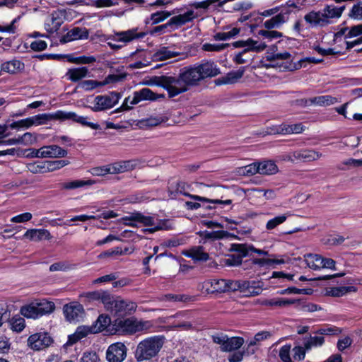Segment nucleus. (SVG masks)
Instances as JSON below:
<instances>
[{
  "instance_id": "37",
  "label": "nucleus",
  "mask_w": 362,
  "mask_h": 362,
  "mask_svg": "<svg viewBox=\"0 0 362 362\" xmlns=\"http://www.w3.org/2000/svg\"><path fill=\"white\" fill-rule=\"evenodd\" d=\"M179 54V52L172 51L168 47H162L153 54L152 59L154 61H163L177 57Z\"/></svg>"
},
{
  "instance_id": "51",
  "label": "nucleus",
  "mask_w": 362,
  "mask_h": 362,
  "mask_svg": "<svg viewBox=\"0 0 362 362\" xmlns=\"http://www.w3.org/2000/svg\"><path fill=\"white\" fill-rule=\"evenodd\" d=\"M250 246L251 245L244 244L233 243L231 244L230 250L238 252V255L241 256L243 258L250 255Z\"/></svg>"
},
{
  "instance_id": "8",
  "label": "nucleus",
  "mask_w": 362,
  "mask_h": 362,
  "mask_svg": "<svg viewBox=\"0 0 362 362\" xmlns=\"http://www.w3.org/2000/svg\"><path fill=\"white\" fill-rule=\"evenodd\" d=\"M108 303L105 305L106 310L117 317H123L127 315H131L136 310L137 305L135 302L125 300L120 296L111 294Z\"/></svg>"
},
{
  "instance_id": "14",
  "label": "nucleus",
  "mask_w": 362,
  "mask_h": 362,
  "mask_svg": "<svg viewBox=\"0 0 362 362\" xmlns=\"http://www.w3.org/2000/svg\"><path fill=\"white\" fill-rule=\"evenodd\" d=\"M52 342V338L47 332L35 333L28 339V346L35 351L43 350L49 346Z\"/></svg>"
},
{
  "instance_id": "64",
  "label": "nucleus",
  "mask_w": 362,
  "mask_h": 362,
  "mask_svg": "<svg viewBox=\"0 0 362 362\" xmlns=\"http://www.w3.org/2000/svg\"><path fill=\"white\" fill-rule=\"evenodd\" d=\"M98 356L95 352H85L80 359V362H98Z\"/></svg>"
},
{
  "instance_id": "15",
  "label": "nucleus",
  "mask_w": 362,
  "mask_h": 362,
  "mask_svg": "<svg viewBox=\"0 0 362 362\" xmlns=\"http://www.w3.org/2000/svg\"><path fill=\"white\" fill-rule=\"evenodd\" d=\"M127 348L122 342L110 344L106 351V359L108 362H122L127 357Z\"/></svg>"
},
{
  "instance_id": "35",
  "label": "nucleus",
  "mask_w": 362,
  "mask_h": 362,
  "mask_svg": "<svg viewBox=\"0 0 362 362\" xmlns=\"http://www.w3.org/2000/svg\"><path fill=\"white\" fill-rule=\"evenodd\" d=\"M297 302H298V300L277 298L262 300L260 301V304L264 306L285 307Z\"/></svg>"
},
{
  "instance_id": "17",
  "label": "nucleus",
  "mask_w": 362,
  "mask_h": 362,
  "mask_svg": "<svg viewBox=\"0 0 362 362\" xmlns=\"http://www.w3.org/2000/svg\"><path fill=\"white\" fill-rule=\"evenodd\" d=\"M187 186L185 182H178L177 183L176 190H175V196L176 194H182L185 196L189 197L194 200L202 202V203H209L212 204H223V205H230L232 203V201L230 199H226V200H221V199H210L208 198H205L203 197H200L198 195H192L189 194L186 192V187Z\"/></svg>"
},
{
  "instance_id": "7",
  "label": "nucleus",
  "mask_w": 362,
  "mask_h": 362,
  "mask_svg": "<svg viewBox=\"0 0 362 362\" xmlns=\"http://www.w3.org/2000/svg\"><path fill=\"white\" fill-rule=\"evenodd\" d=\"M156 85L167 90L168 96L173 98L188 90L184 79L180 74L164 75L156 77Z\"/></svg>"
},
{
  "instance_id": "42",
  "label": "nucleus",
  "mask_w": 362,
  "mask_h": 362,
  "mask_svg": "<svg viewBox=\"0 0 362 362\" xmlns=\"http://www.w3.org/2000/svg\"><path fill=\"white\" fill-rule=\"evenodd\" d=\"M96 183L94 180H76L69 182H66L62 184V188L65 189H74L76 188L83 187L85 186H90Z\"/></svg>"
},
{
  "instance_id": "6",
  "label": "nucleus",
  "mask_w": 362,
  "mask_h": 362,
  "mask_svg": "<svg viewBox=\"0 0 362 362\" xmlns=\"http://www.w3.org/2000/svg\"><path fill=\"white\" fill-rule=\"evenodd\" d=\"M232 45L235 48H243L241 52L236 53L233 57V61L238 64L249 62L250 57L247 54L250 52H260L267 47L265 42L252 38L235 41L232 43Z\"/></svg>"
},
{
  "instance_id": "52",
  "label": "nucleus",
  "mask_w": 362,
  "mask_h": 362,
  "mask_svg": "<svg viewBox=\"0 0 362 362\" xmlns=\"http://www.w3.org/2000/svg\"><path fill=\"white\" fill-rule=\"evenodd\" d=\"M11 329L16 332H21L25 328V320L21 317L15 316L9 321Z\"/></svg>"
},
{
  "instance_id": "41",
  "label": "nucleus",
  "mask_w": 362,
  "mask_h": 362,
  "mask_svg": "<svg viewBox=\"0 0 362 362\" xmlns=\"http://www.w3.org/2000/svg\"><path fill=\"white\" fill-rule=\"evenodd\" d=\"M62 23V19L58 15L52 14V17L45 22V28L47 33L52 34L59 29Z\"/></svg>"
},
{
  "instance_id": "28",
  "label": "nucleus",
  "mask_w": 362,
  "mask_h": 362,
  "mask_svg": "<svg viewBox=\"0 0 362 362\" xmlns=\"http://www.w3.org/2000/svg\"><path fill=\"white\" fill-rule=\"evenodd\" d=\"M65 76L71 82H78L86 77L90 76V71L86 66L74 67L69 69Z\"/></svg>"
},
{
  "instance_id": "29",
  "label": "nucleus",
  "mask_w": 362,
  "mask_h": 362,
  "mask_svg": "<svg viewBox=\"0 0 362 362\" xmlns=\"http://www.w3.org/2000/svg\"><path fill=\"white\" fill-rule=\"evenodd\" d=\"M182 254L194 261L206 262L209 259V254L205 252L202 246H194L185 250Z\"/></svg>"
},
{
  "instance_id": "39",
  "label": "nucleus",
  "mask_w": 362,
  "mask_h": 362,
  "mask_svg": "<svg viewBox=\"0 0 362 362\" xmlns=\"http://www.w3.org/2000/svg\"><path fill=\"white\" fill-rule=\"evenodd\" d=\"M291 216V212L288 211L285 214H280L279 216H276L271 219H269L265 225V228L270 231L275 228H276L279 226L284 223L287 218Z\"/></svg>"
},
{
  "instance_id": "49",
  "label": "nucleus",
  "mask_w": 362,
  "mask_h": 362,
  "mask_svg": "<svg viewBox=\"0 0 362 362\" xmlns=\"http://www.w3.org/2000/svg\"><path fill=\"white\" fill-rule=\"evenodd\" d=\"M338 102L337 98L331 95H320L311 99V103L318 105H331Z\"/></svg>"
},
{
  "instance_id": "21",
  "label": "nucleus",
  "mask_w": 362,
  "mask_h": 362,
  "mask_svg": "<svg viewBox=\"0 0 362 362\" xmlns=\"http://www.w3.org/2000/svg\"><path fill=\"white\" fill-rule=\"evenodd\" d=\"M345 6H337L334 4L325 5L321 10L327 25L332 23L334 19L339 18L345 10Z\"/></svg>"
},
{
  "instance_id": "53",
  "label": "nucleus",
  "mask_w": 362,
  "mask_h": 362,
  "mask_svg": "<svg viewBox=\"0 0 362 362\" xmlns=\"http://www.w3.org/2000/svg\"><path fill=\"white\" fill-rule=\"evenodd\" d=\"M341 332V329L334 326V325H327L324 327H322L316 331V334H320L321 336L323 335H338Z\"/></svg>"
},
{
  "instance_id": "23",
  "label": "nucleus",
  "mask_w": 362,
  "mask_h": 362,
  "mask_svg": "<svg viewBox=\"0 0 362 362\" xmlns=\"http://www.w3.org/2000/svg\"><path fill=\"white\" fill-rule=\"evenodd\" d=\"M305 21L312 28L325 27L327 25L322 10L311 11L304 16Z\"/></svg>"
},
{
  "instance_id": "11",
  "label": "nucleus",
  "mask_w": 362,
  "mask_h": 362,
  "mask_svg": "<svg viewBox=\"0 0 362 362\" xmlns=\"http://www.w3.org/2000/svg\"><path fill=\"white\" fill-rule=\"evenodd\" d=\"M151 323L148 321L138 320L134 317H129L120 320L117 323L118 327L122 329L118 332L132 334L148 329Z\"/></svg>"
},
{
  "instance_id": "10",
  "label": "nucleus",
  "mask_w": 362,
  "mask_h": 362,
  "mask_svg": "<svg viewBox=\"0 0 362 362\" xmlns=\"http://www.w3.org/2000/svg\"><path fill=\"white\" fill-rule=\"evenodd\" d=\"M158 98L156 93L148 88H144L139 91H135L133 96H129L125 98L120 109L130 110L133 105L139 103L142 100H156Z\"/></svg>"
},
{
  "instance_id": "55",
  "label": "nucleus",
  "mask_w": 362,
  "mask_h": 362,
  "mask_svg": "<svg viewBox=\"0 0 362 362\" xmlns=\"http://www.w3.org/2000/svg\"><path fill=\"white\" fill-rule=\"evenodd\" d=\"M349 16L351 19L362 21V1H358L353 5L349 11Z\"/></svg>"
},
{
  "instance_id": "5",
  "label": "nucleus",
  "mask_w": 362,
  "mask_h": 362,
  "mask_svg": "<svg viewBox=\"0 0 362 362\" xmlns=\"http://www.w3.org/2000/svg\"><path fill=\"white\" fill-rule=\"evenodd\" d=\"M199 16L198 12H194L193 9H188L183 13L173 16L166 23L154 27L150 31V34L153 35L174 31Z\"/></svg>"
},
{
  "instance_id": "22",
  "label": "nucleus",
  "mask_w": 362,
  "mask_h": 362,
  "mask_svg": "<svg viewBox=\"0 0 362 362\" xmlns=\"http://www.w3.org/2000/svg\"><path fill=\"white\" fill-rule=\"evenodd\" d=\"M180 74L188 88L197 85L202 80L195 64L181 71Z\"/></svg>"
},
{
  "instance_id": "45",
  "label": "nucleus",
  "mask_w": 362,
  "mask_h": 362,
  "mask_svg": "<svg viewBox=\"0 0 362 362\" xmlns=\"http://www.w3.org/2000/svg\"><path fill=\"white\" fill-rule=\"evenodd\" d=\"M111 293L107 291L100 290L90 292L87 294V297L93 300L100 301L103 305L107 304V300L110 299Z\"/></svg>"
},
{
  "instance_id": "60",
  "label": "nucleus",
  "mask_w": 362,
  "mask_h": 362,
  "mask_svg": "<svg viewBox=\"0 0 362 362\" xmlns=\"http://www.w3.org/2000/svg\"><path fill=\"white\" fill-rule=\"evenodd\" d=\"M171 16V13L167 11H160L151 14V20L152 21V24H157L160 23L170 17Z\"/></svg>"
},
{
  "instance_id": "38",
  "label": "nucleus",
  "mask_w": 362,
  "mask_h": 362,
  "mask_svg": "<svg viewBox=\"0 0 362 362\" xmlns=\"http://www.w3.org/2000/svg\"><path fill=\"white\" fill-rule=\"evenodd\" d=\"M226 340V346L222 347V351L223 352L235 351L240 348L244 343L243 338L239 337H228Z\"/></svg>"
},
{
  "instance_id": "3",
  "label": "nucleus",
  "mask_w": 362,
  "mask_h": 362,
  "mask_svg": "<svg viewBox=\"0 0 362 362\" xmlns=\"http://www.w3.org/2000/svg\"><path fill=\"white\" fill-rule=\"evenodd\" d=\"M164 342L163 336H153L141 341L135 350L136 360L138 362L151 361L158 355Z\"/></svg>"
},
{
  "instance_id": "19",
  "label": "nucleus",
  "mask_w": 362,
  "mask_h": 362,
  "mask_svg": "<svg viewBox=\"0 0 362 362\" xmlns=\"http://www.w3.org/2000/svg\"><path fill=\"white\" fill-rule=\"evenodd\" d=\"M118 80V76L109 75L103 81H98L95 80H85L79 83L78 87L86 91H90L96 88L104 86L108 83L116 82Z\"/></svg>"
},
{
  "instance_id": "30",
  "label": "nucleus",
  "mask_w": 362,
  "mask_h": 362,
  "mask_svg": "<svg viewBox=\"0 0 362 362\" xmlns=\"http://www.w3.org/2000/svg\"><path fill=\"white\" fill-rule=\"evenodd\" d=\"M23 238L29 239L32 241H40L42 240H50L52 235L49 231L47 229H28L23 235Z\"/></svg>"
},
{
  "instance_id": "20",
  "label": "nucleus",
  "mask_w": 362,
  "mask_h": 362,
  "mask_svg": "<svg viewBox=\"0 0 362 362\" xmlns=\"http://www.w3.org/2000/svg\"><path fill=\"white\" fill-rule=\"evenodd\" d=\"M64 120H72L83 126L90 127L93 129H97L99 127L98 124L88 122L87 117L79 116L73 112L60 110V121Z\"/></svg>"
},
{
  "instance_id": "44",
  "label": "nucleus",
  "mask_w": 362,
  "mask_h": 362,
  "mask_svg": "<svg viewBox=\"0 0 362 362\" xmlns=\"http://www.w3.org/2000/svg\"><path fill=\"white\" fill-rule=\"evenodd\" d=\"M35 303L37 306L38 313L40 314V317L44 315L52 313L55 309V305L54 303L47 301L46 300L35 301Z\"/></svg>"
},
{
  "instance_id": "26",
  "label": "nucleus",
  "mask_w": 362,
  "mask_h": 362,
  "mask_svg": "<svg viewBox=\"0 0 362 362\" xmlns=\"http://www.w3.org/2000/svg\"><path fill=\"white\" fill-rule=\"evenodd\" d=\"M174 317L177 319L174 322V327L183 329H189L192 327L191 320L192 312L189 310L182 311L176 313Z\"/></svg>"
},
{
  "instance_id": "40",
  "label": "nucleus",
  "mask_w": 362,
  "mask_h": 362,
  "mask_svg": "<svg viewBox=\"0 0 362 362\" xmlns=\"http://www.w3.org/2000/svg\"><path fill=\"white\" fill-rule=\"evenodd\" d=\"M24 69V64L18 59H12L1 64L3 71L14 74Z\"/></svg>"
},
{
  "instance_id": "58",
  "label": "nucleus",
  "mask_w": 362,
  "mask_h": 362,
  "mask_svg": "<svg viewBox=\"0 0 362 362\" xmlns=\"http://www.w3.org/2000/svg\"><path fill=\"white\" fill-rule=\"evenodd\" d=\"M281 295L284 294H306L309 295L312 293L311 288H298L296 287H288L284 290H281L278 292Z\"/></svg>"
},
{
  "instance_id": "59",
  "label": "nucleus",
  "mask_w": 362,
  "mask_h": 362,
  "mask_svg": "<svg viewBox=\"0 0 362 362\" xmlns=\"http://www.w3.org/2000/svg\"><path fill=\"white\" fill-rule=\"evenodd\" d=\"M228 43L211 44L205 43L202 45V49L206 52H221L229 47Z\"/></svg>"
},
{
  "instance_id": "47",
  "label": "nucleus",
  "mask_w": 362,
  "mask_h": 362,
  "mask_svg": "<svg viewBox=\"0 0 362 362\" xmlns=\"http://www.w3.org/2000/svg\"><path fill=\"white\" fill-rule=\"evenodd\" d=\"M240 28H233L229 31L216 33L213 37L216 41H226L234 38L240 33Z\"/></svg>"
},
{
  "instance_id": "4",
  "label": "nucleus",
  "mask_w": 362,
  "mask_h": 362,
  "mask_svg": "<svg viewBox=\"0 0 362 362\" xmlns=\"http://www.w3.org/2000/svg\"><path fill=\"white\" fill-rule=\"evenodd\" d=\"M120 222L126 226H138L142 225L148 227L146 230L152 233L160 230H168V221L160 220L156 216H145L141 213H133L120 219Z\"/></svg>"
},
{
  "instance_id": "43",
  "label": "nucleus",
  "mask_w": 362,
  "mask_h": 362,
  "mask_svg": "<svg viewBox=\"0 0 362 362\" xmlns=\"http://www.w3.org/2000/svg\"><path fill=\"white\" fill-rule=\"evenodd\" d=\"M258 166L259 167V173L262 175H273L278 171L276 165L272 160L258 163Z\"/></svg>"
},
{
  "instance_id": "13",
  "label": "nucleus",
  "mask_w": 362,
  "mask_h": 362,
  "mask_svg": "<svg viewBox=\"0 0 362 362\" xmlns=\"http://www.w3.org/2000/svg\"><path fill=\"white\" fill-rule=\"evenodd\" d=\"M322 153L310 148H303L289 153L284 160L295 162H312L322 157Z\"/></svg>"
},
{
  "instance_id": "27",
  "label": "nucleus",
  "mask_w": 362,
  "mask_h": 362,
  "mask_svg": "<svg viewBox=\"0 0 362 362\" xmlns=\"http://www.w3.org/2000/svg\"><path fill=\"white\" fill-rule=\"evenodd\" d=\"M88 37V32L86 28L75 27L62 37L61 42L66 43L74 40L87 39Z\"/></svg>"
},
{
  "instance_id": "54",
  "label": "nucleus",
  "mask_w": 362,
  "mask_h": 362,
  "mask_svg": "<svg viewBox=\"0 0 362 362\" xmlns=\"http://www.w3.org/2000/svg\"><path fill=\"white\" fill-rule=\"evenodd\" d=\"M111 320L107 315H100L95 322V325L93 327L95 330H98V332L105 329L110 325Z\"/></svg>"
},
{
  "instance_id": "33",
  "label": "nucleus",
  "mask_w": 362,
  "mask_h": 362,
  "mask_svg": "<svg viewBox=\"0 0 362 362\" xmlns=\"http://www.w3.org/2000/svg\"><path fill=\"white\" fill-rule=\"evenodd\" d=\"M245 69L243 67L237 71H232L228 73L225 76L217 80L218 85L233 84L236 83L243 76Z\"/></svg>"
},
{
  "instance_id": "36",
  "label": "nucleus",
  "mask_w": 362,
  "mask_h": 362,
  "mask_svg": "<svg viewBox=\"0 0 362 362\" xmlns=\"http://www.w3.org/2000/svg\"><path fill=\"white\" fill-rule=\"evenodd\" d=\"M313 336L310 335L303 338V345L306 350H310L313 348L322 346L325 343V338L323 336L314 333Z\"/></svg>"
},
{
  "instance_id": "9",
  "label": "nucleus",
  "mask_w": 362,
  "mask_h": 362,
  "mask_svg": "<svg viewBox=\"0 0 362 362\" xmlns=\"http://www.w3.org/2000/svg\"><path fill=\"white\" fill-rule=\"evenodd\" d=\"M137 28L129 29L126 31L115 33L110 37L107 45L114 49L122 48L127 43L139 38H143L146 33H139Z\"/></svg>"
},
{
  "instance_id": "32",
  "label": "nucleus",
  "mask_w": 362,
  "mask_h": 362,
  "mask_svg": "<svg viewBox=\"0 0 362 362\" xmlns=\"http://www.w3.org/2000/svg\"><path fill=\"white\" fill-rule=\"evenodd\" d=\"M33 126L47 124L52 120H60V110L52 113L38 114L31 117Z\"/></svg>"
},
{
  "instance_id": "34",
  "label": "nucleus",
  "mask_w": 362,
  "mask_h": 362,
  "mask_svg": "<svg viewBox=\"0 0 362 362\" xmlns=\"http://www.w3.org/2000/svg\"><path fill=\"white\" fill-rule=\"evenodd\" d=\"M110 174L122 173L134 168V165L131 160H124L109 164Z\"/></svg>"
},
{
  "instance_id": "24",
  "label": "nucleus",
  "mask_w": 362,
  "mask_h": 362,
  "mask_svg": "<svg viewBox=\"0 0 362 362\" xmlns=\"http://www.w3.org/2000/svg\"><path fill=\"white\" fill-rule=\"evenodd\" d=\"M98 330H95L93 327L89 326H80L78 327L73 334L68 337V341L65 344L66 346H71L76 341L87 337L89 334L98 333Z\"/></svg>"
},
{
  "instance_id": "1",
  "label": "nucleus",
  "mask_w": 362,
  "mask_h": 362,
  "mask_svg": "<svg viewBox=\"0 0 362 362\" xmlns=\"http://www.w3.org/2000/svg\"><path fill=\"white\" fill-rule=\"evenodd\" d=\"M306 0H288L284 4L266 9L259 14L271 17L263 22L264 30H259L258 35L272 41L283 37V33L273 29L281 28L289 19L293 9L300 10Z\"/></svg>"
},
{
  "instance_id": "2",
  "label": "nucleus",
  "mask_w": 362,
  "mask_h": 362,
  "mask_svg": "<svg viewBox=\"0 0 362 362\" xmlns=\"http://www.w3.org/2000/svg\"><path fill=\"white\" fill-rule=\"evenodd\" d=\"M204 287L209 293H224L240 290L247 295L253 296L259 295L262 291L261 283L255 281L211 279L204 282Z\"/></svg>"
},
{
  "instance_id": "16",
  "label": "nucleus",
  "mask_w": 362,
  "mask_h": 362,
  "mask_svg": "<svg viewBox=\"0 0 362 362\" xmlns=\"http://www.w3.org/2000/svg\"><path fill=\"white\" fill-rule=\"evenodd\" d=\"M63 310L66 320L74 323L83 319L85 313L83 305L77 302L65 305Z\"/></svg>"
},
{
  "instance_id": "48",
  "label": "nucleus",
  "mask_w": 362,
  "mask_h": 362,
  "mask_svg": "<svg viewBox=\"0 0 362 362\" xmlns=\"http://www.w3.org/2000/svg\"><path fill=\"white\" fill-rule=\"evenodd\" d=\"M306 264L313 270L320 269L322 256L319 255L308 254L305 255Z\"/></svg>"
},
{
  "instance_id": "63",
  "label": "nucleus",
  "mask_w": 362,
  "mask_h": 362,
  "mask_svg": "<svg viewBox=\"0 0 362 362\" xmlns=\"http://www.w3.org/2000/svg\"><path fill=\"white\" fill-rule=\"evenodd\" d=\"M291 345L286 344L279 350V357L284 362H291L290 357Z\"/></svg>"
},
{
  "instance_id": "18",
  "label": "nucleus",
  "mask_w": 362,
  "mask_h": 362,
  "mask_svg": "<svg viewBox=\"0 0 362 362\" xmlns=\"http://www.w3.org/2000/svg\"><path fill=\"white\" fill-rule=\"evenodd\" d=\"M195 65L202 80L214 77L221 73L219 68L214 62L207 61Z\"/></svg>"
},
{
  "instance_id": "50",
  "label": "nucleus",
  "mask_w": 362,
  "mask_h": 362,
  "mask_svg": "<svg viewBox=\"0 0 362 362\" xmlns=\"http://www.w3.org/2000/svg\"><path fill=\"white\" fill-rule=\"evenodd\" d=\"M351 291H356L354 286L333 287L330 288L328 293L329 296L340 297Z\"/></svg>"
},
{
  "instance_id": "31",
  "label": "nucleus",
  "mask_w": 362,
  "mask_h": 362,
  "mask_svg": "<svg viewBox=\"0 0 362 362\" xmlns=\"http://www.w3.org/2000/svg\"><path fill=\"white\" fill-rule=\"evenodd\" d=\"M42 150L40 151V156L44 158H63L67 155V151L57 145H49L42 146Z\"/></svg>"
},
{
  "instance_id": "56",
  "label": "nucleus",
  "mask_w": 362,
  "mask_h": 362,
  "mask_svg": "<svg viewBox=\"0 0 362 362\" xmlns=\"http://www.w3.org/2000/svg\"><path fill=\"white\" fill-rule=\"evenodd\" d=\"M68 61L77 64H90L94 63L96 59L93 56H80L78 57L69 56Z\"/></svg>"
},
{
  "instance_id": "46",
  "label": "nucleus",
  "mask_w": 362,
  "mask_h": 362,
  "mask_svg": "<svg viewBox=\"0 0 362 362\" xmlns=\"http://www.w3.org/2000/svg\"><path fill=\"white\" fill-rule=\"evenodd\" d=\"M21 313L27 318L37 319L40 317L35 302L23 306L21 308Z\"/></svg>"
},
{
  "instance_id": "25",
  "label": "nucleus",
  "mask_w": 362,
  "mask_h": 362,
  "mask_svg": "<svg viewBox=\"0 0 362 362\" xmlns=\"http://www.w3.org/2000/svg\"><path fill=\"white\" fill-rule=\"evenodd\" d=\"M304 130L303 126L302 124H295L291 125H288L285 124H282L278 126H274L270 128L269 134H300L303 132Z\"/></svg>"
},
{
  "instance_id": "62",
  "label": "nucleus",
  "mask_w": 362,
  "mask_h": 362,
  "mask_svg": "<svg viewBox=\"0 0 362 362\" xmlns=\"http://www.w3.org/2000/svg\"><path fill=\"white\" fill-rule=\"evenodd\" d=\"M89 173L93 176H105L110 174V168L108 165L94 167L89 170Z\"/></svg>"
},
{
  "instance_id": "61",
  "label": "nucleus",
  "mask_w": 362,
  "mask_h": 362,
  "mask_svg": "<svg viewBox=\"0 0 362 362\" xmlns=\"http://www.w3.org/2000/svg\"><path fill=\"white\" fill-rule=\"evenodd\" d=\"M284 262V261L283 259H272L266 258H256L252 260V263L254 264H257L260 267L271 266L273 264H281Z\"/></svg>"
},
{
  "instance_id": "57",
  "label": "nucleus",
  "mask_w": 362,
  "mask_h": 362,
  "mask_svg": "<svg viewBox=\"0 0 362 362\" xmlns=\"http://www.w3.org/2000/svg\"><path fill=\"white\" fill-rule=\"evenodd\" d=\"M187 298L184 295L166 294L157 298L160 302H182Z\"/></svg>"
},
{
  "instance_id": "12",
  "label": "nucleus",
  "mask_w": 362,
  "mask_h": 362,
  "mask_svg": "<svg viewBox=\"0 0 362 362\" xmlns=\"http://www.w3.org/2000/svg\"><path fill=\"white\" fill-rule=\"evenodd\" d=\"M120 98L121 94L116 92L105 95H98L93 102L92 109L95 112L110 109L118 103Z\"/></svg>"
}]
</instances>
